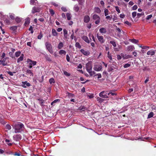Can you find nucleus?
Wrapping results in <instances>:
<instances>
[{
    "label": "nucleus",
    "instance_id": "1",
    "mask_svg": "<svg viewBox=\"0 0 156 156\" xmlns=\"http://www.w3.org/2000/svg\"><path fill=\"white\" fill-rule=\"evenodd\" d=\"M14 128L15 129V133H19L23 131L24 128V126L22 123L17 122L15 124Z\"/></svg>",
    "mask_w": 156,
    "mask_h": 156
},
{
    "label": "nucleus",
    "instance_id": "2",
    "mask_svg": "<svg viewBox=\"0 0 156 156\" xmlns=\"http://www.w3.org/2000/svg\"><path fill=\"white\" fill-rule=\"evenodd\" d=\"M45 45L46 49L51 54H53V50L52 46L51 44L48 42H46L45 43Z\"/></svg>",
    "mask_w": 156,
    "mask_h": 156
},
{
    "label": "nucleus",
    "instance_id": "3",
    "mask_svg": "<svg viewBox=\"0 0 156 156\" xmlns=\"http://www.w3.org/2000/svg\"><path fill=\"white\" fill-rule=\"evenodd\" d=\"M9 57H5L3 58L2 61V65L3 66H9Z\"/></svg>",
    "mask_w": 156,
    "mask_h": 156
},
{
    "label": "nucleus",
    "instance_id": "4",
    "mask_svg": "<svg viewBox=\"0 0 156 156\" xmlns=\"http://www.w3.org/2000/svg\"><path fill=\"white\" fill-rule=\"evenodd\" d=\"M94 20H95V23L96 24H98L100 22V18L99 16L97 15L94 14L92 17Z\"/></svg>",
    "mask_w": 156,
    "mask_h": 156
},
{
    "label": "nucleus",
    "instance_id": "5",
    "mask_svg": "<svg viewBox=\"0 0 156 156\" xmlns=\"http://www.w3.org/2000/svg\"><path fill=\"white\" fill-rule=\"evenodd\" d=\"M86 67L87 72H89L92 70V66L91 62H88L86 64Z\"/></svg>",
    "mask_w": 156,
    "mask_h": 156
},
{
    "label": "nucleus",
    "instance_id": "6",
    "mask_svg": "<svg viewBox=\"0 0 156 156\" xmlns=\"http://www.w3.org/2000/svg\"><path fill=\"white\" fill-rule=\"evenodd\" d=\"M13 138L14 140L18 141L21 139L22 136L20 134H18L14 135L13 136Z\"/></svg>",
    "mask_w": 156,
    "mask_h": 156
},
{
    "label": "nucleus",
    "instance_id": "7",
    "mask_svg": "<svg viewBox=\"0 0 156 156\" xmlns=\"http://www.w3.org/2000/svg\"><path fill=\"white\" fill-rule=\"evenodd\" d=\"M22 83L21 86L24 88H26L27 87H29L31 86L30 83L27 82V81H22Z\"/></svg>",
    "mask_w": 156,
    "mask_h": 156
},
{
    "label": "nucleus",
    "instance_id": "8",
    "mask_svg": "<svg viewBox=\"0 0 156 156\" xmlns=\"http://www.w3.org/2000/svg\"><path fill=\"white\" fill-rule=\"evenodd\" d=\"M97 37L98 40L101 43H103L105 42V40L103 39V36L100 35L99 34H97Z\"/></svg>",
    "mask_w": 156,
    "mask_h": 156
},
{
    "label": "nucleus",
    "instance_id": "9",
    "mask_svg": "<svg viewBox=\"0 0 156 156\" xmlns=\"http://www.w3.org/2000/svg\"><path fill=\"white\" fill-rule=\"evenodd\" d=\"M27 62L29 63V65H31L32 66L36 65L37 63L36 61H32L29 58L27 59Z\"/></svg>",
    "mask_w": 156,
    "mask_h": 156
},
{
    "label": "nucleus",
    "instance_id": "10",
    "mask_svg": "<svg viewBox=\"0 0 156 156\" xmlns=\"http://www.w3.org/2000/svg\"><path fill=\"white\" fill-rule=\"evenodd\" d=\"M102 69V66L100 65H95L94 67V70L96 71H100Z\"/></svg>",
    "mask_w": 156,
    "mask_h": 156
},
{
    "label": "nucleus",
    "instance_id": "11",
    "mask_svg": "<svg viewBox=\"0 0 156 156\" xmlns=\"http://www.w3.org/2000/svg\"><path fill=\"white\" fill-rule=\"evenodd\" d=\"M40 11V8L34 6L32 8V12L33 13H34L36 12H39Z\"/></svg>",
    "mask_w": 156,
    "mask_h": 156
},
{
    "label": "nucleus",
    "instance_id": "12",
    "mask_svg": "<svg viewBox=\"0 0 156 156\" xmlns=\"http://www.w3.org/2000/svg\"><path fill=\"white\" fill-rule=\"evenodd\" d=\"M104 91H103L101 92L99 94V96L101 98H108V97L106 95V94H104Z\"/></svg>",
    "mask_w": 156,
    "mask_h": 156
},
{
    "label": "nucleus",
    "instance_id": "13",
    "mask_svg": "<svg viewBox=\"0 0 156 156\" xmlns=\"http://www.w3.org/2000/svg\"><path fill=\"white\" fill-rule=\"evenodd\" d=\"M80 51L83 54L85 55H89L90 53L89 51H85L83 49H81Z\"/></svg>",
    "mask_w": 156,
    "mask_h": 156
},
{
    "label": "nucleus",
    "instance_id": "14",
    "mask_svg": "<svg viewBox=\"0 0 156 156\" xmlns=\"http://www.w3.org/2000/svg\"><path fill=\"white\" fill-rule=\"evenodd\" d=\"M155 53V51L153 50H151L148 51L147 52V54L148 55H150L151 56H153L154 55Z\"/></svg>",
    "mask_w": 156,
    "mask_h": 156
},
{
    "label": "nucleus",
    "instance_id": "15",
    "mask_svg": "<svg viewBox=\"0 0 156 156\" xmlns=\"http://www.w3.org/2000/svg\"><path fill=\"white\" fill-rule=\"evenodd\" d=\"M64 39H66L67 37L68 31L66 29H64L63 30Z\"/></svg>",
    "mask_w": 156,
    "mask_h": 156
},
{
    "label": "nucleus",
    "instance_id": "16",
    "mask_svg": "<svg viewBox=\"0 0 156 156\" xmlns=\"http://www.w3.org/2000/svg\"><path fill=\"white\" fill-rule=\"evenodd\" d=\"M90 20V18L88 16H85L84 18V21L86 23H88Z\"/></svg>",
    "mask_w": 156,
    "mask_h": 156
},
{
    "label": "nucleus",
    "instance_id": "17",
    "mask_svg": "<svg viewBox=\"0 0 156 156\" xmlns=\"http://www.w3.org/2000/svg\"><path fill=\"white\" fill-rule=\"evenodd\" d=\"M82 38L86 43H90V41L87 36H83L82 37Z\"/></svg>",
    "mask_w": 156,
    "mask_h": 156
},
{
    "label": "nucleus",
    "instance_id": "18",
    "mask_svg": "<svg viewBox=\"0 0 156 156\" xmlns=\"http://www.w3.org/2000/svg\"><path fill=\"white\" fill-rule=\"evenodd\" d=\"M24 58V55L23 54H22L20 56V57L18 58L17 60V62L18 63L19 62L21 61H22L23 60Z\"/></svg>",
    "mask_w": 156,
    "mask_h": 156
},
{
    "label": "nucleus",
    "instance_id": "19",
    "mask_svg": "<svg viewBox=\"0 0 156 156\" xmlns=\"http://www.w3.org/2000/svg\"><path fill=\"white\" fill-rule=\"evenodd\" d=\"M99 31L101 34H105L107 31L105 28L101 27L99 29Z\"/></svg>",
    "mask_w": 156,
    "mask_h": 156
},
{
    "label": "nucleus",
    "instance_id": "20",
    "mask_svg": "<svg viewBox=\"0 0 156 156\" xmlns=\"http://www.w3.org/2000/svg\"><path fill=\"white\" fill-rule=\"evenodd\" d=\"M30 3L32 5H36L37 3V0H30Z\"/></svg>",
    "mask_w": 156,
    "mask_h": 156
},
{
    "label": "nucleus",
    "instance_id": "21",
    "mask_svg": "<svg viewBox=\"0 0 156 156\" xmlns=\"http://www.w3.org/2000/svg\"><path fill=\"white\" fill-rule=\"evenodd\" d=\"M80 8L78 5H75L73 7V10L76 12H78Z\"/></svg>",
    "mask_w": 156,
    "mask_h": 156
},
{
    "label": "nucleus",
    "instance_id": "22",
    "mask_svg": "<svg viewBox=\"0 0 156 156\" xmlns=\"http://www.w3.org/2000/svg\"><path fill=\"white\" fill-rule=\"evenodd\" d=\"M52 34L53 36H56L58 35V33L56 30L54 29H52Z\"/></svg>",
    "mask_w": 156,
    "mask_h": 156
},
{
    "label": "nucleus",
    "instance_id": "23",
    "mask_svg": "<svg viewBox=\"0 0 156 156\" xmlns=\"http://www.w3.org/2000/svg\"><path fill=\"white\" fill-rule=\"evenodd\" d=\"M63 46V44L62 42H60L58 44L57 48L59 49H62Z\"/></svg>",
    "mask_w": 156,
    "mask_h": 156
},
{
    "label": "nucleus",
    "instance_id": "24",
    "mask_svg": "<svg viewBox=\"0 0 156 156\" xmlns=\"http://www.w3.org/2000/svg\"><path fill=\"white\" fill-rule=\"evenodd\" d=\"M50 83L51 84L53 85L55 83V81L53 78H51L49 80Z\"/></svg>",
    "mask_w": 156,
    "mask_h": 156
},
{
    "label": "nucleus",
    "instance_id": "25",
    "mask_svg": "<svg viewBox=\"0 0 156 156\" xmlns=\"http://www.w3.org/2000/svg\"><path fill=\"white\" fill-rule=\"evenodd\" d=\"M26 72L27 74H30V76H34V74L31 70L28 69L27 70Z\"/></svg>",
    "mask_w": 156,
    "mask_h": 156
},
{
    "label": "nucleus",
    "instance_id": "26",
    "mask_svg": "<svg viewBox=\"0 0 156 156\" xmlns=\"http://www.w3.org/2000/svg\"><path fill=\"white\" fill-rule=\"evenodd\" d=\"M66 51L63 50H61L59 51V54L61 55L62 54L65 55L66 54Z\"/></svg>",
    "mask_w": 156,
    "mask_h": 156
},
{
    "label": "nucleus",
    "instance_id": "27",
    "mask_svg": "<svg viewBox=\"0 0 156 156\" xmlns=\"http://www.w3.org/2000/svg\"><path fill=\"white\" fill-rule=\"evenodd\" d=\"M95 12L97 13H100L101 12V10L98 7H95L94 9Z\"/></svg>",
    "mask_w": 156,
    "mask_h": 156
},
{
    "label": "nucleus",
    "instance_id": "28",
    "mask_svg": "<svg viewBox=\"0 0 156 156\" xmlns=\"http://www.w3.org/2000/svg\"><path fill=\"white\" fill-rule=\"evenodd\" d=\"M30 23V20L29 19H27L26 20L24 23V25L25 26L28 25Z\"/></svg>",
    "mask_w": 156,
    "mask_h": 156
},
{
    "label": "nucleus",
    "instance_id": "29",
    "mask_svg": "<svg viewBox=\"0 0 156 156\" xmlns=\"http://www.w3.org/2000/svg\"><path fill=\"white\" fill-rule=\"evenodd\" d=\"M45 57L47 61L49 62H51V59L48 55L46 54L45 55Z\"/></svg>",
    "mask_w": 156,
    "mask_h": 156
},
{
    "label": "nucleus",
    "instance_id": "30",
    "mask_svg": "<svg viewBox=\"0 0 156 156\" xmlns=\"http://www.w3.org/2000/svg\"><path fill=\"white\" fill-rule=\"evenodd\" d=\"M21 52L20 51H17L15 52V55L16 57H18L21 54Z\"/></svg>",
    "mask_w": 156,
    "mask_h": 156
},
{
    "label": "nucleus",
    "instance_id": "31",
    "mask_svg": "<svg viewBox=\"0 0 156 156\" xmlns=\"http://www.w3.org/2000/svg\"><path fill=\"white\" fill-rule=\"evenodd\" d=\"M66 17L68 20H70L71 18V16L70 13H68L66 14Z\"/></svg>",
    "mask_w": 156,
    "mask_h": 156
},
{
    "label": "nucleus",
    "instance_id": "32",
    "mask_svg": "<svg viewBox=\"0 0 156 156\" xmlns=\"http://www.w3.org/2000/svg\"><path fill=\"white\" fill-rule=\"evenodd\" d=\"M75 47L76 48L79 49H80L81 47V46L80 45V43L78 42H76L75 44Z\"/></svg>",
    "mask_w": 156,
    "mask_h": 156
},
{
    "label": "nucleus",
    "instance_id": "33",
    "mask_svg": "<svg viewBox=\"0 0 156 156\" xmlns=\"http://www.w3.org/2000/svg\"><path fill=\"white\" fill-rule=\"evenodd\" d=\"M89 36L90 37V39L91 40V38H92L93 40L95 42V39L94 38V36L92 34H90L89 35Z\"/></svg>",
    "mask_w": 156,
    "mask_h": 156
},
{
    "label": "nucleus",
    "instance_id": "34",
    "mask_svg": "<svg viewBox=\"0 0 156 156\" xmlns=\"http://www.w3.org/2000/svg\"><path fill=\"white\" fill-rule=\"evenodd\" d=\"M90 76H93L95 75L96 73L94 71H92V70L88 72Z\"/></svg>",
    "mask_w": 156,
    "mask_h": 156
},
{
    "label": "nucleus",
    "instance_id": "35",
    "mask_svg": "<svg viewBox=\"0 0 156 156\" xmlns=\"http://www.w3.org/2000/svg\"><path fill=\"white\" fill-rule=\"evenodd\" d=\"M67 95L69 98H73L74 97V95L72 93H70L69 92L67 93Z\"/></svg>",
    "mask_w": 156,
    "mask_h": 156
},
{
    "label": "nucleus",
    "instance_id": "36",
    "mask_svg": "<svg viewBox=\"0 0 156 156\" xmlns=\"http://www.w3.org/2000/svg\"><path fill=\"white\" fill-rule=\"evenodd\" d=\"M131 41L132 43L136 44L138 42V40H136L135 39H132L130 40Z\"/></svg>",
    "mask_w": 156,
    "mask_h": 156
},
{
    "label": "nucleus",
    "instance_id": "37",
    "mask_svg": "<svg viewBox=\"0 0 156 156\" xmlns=\"http://www.w3.org/2000/svg\"><path fill=\"white\" fill-rule=\"evenodd\" d=\"M153 115H154L153 112H151L148 115L147 118H152L153 117Z\"/></svg>",
    "mask_w": 156,
    "mask_h": 156
},
{
    "label": "nucleus",
    "instance_id": "38",
    "mask_svg": "<svg viewBox=\"0 0 156 156\" xmlns=\"http://www.w3.org/2000/svg\"><path fill=\"white\" fill-rule=\"evenodd\" d=\"M17 23H19L21 21V19L18 17H17L15 19Z\"/></svg>",
    "mask_w": 156,
    "mask_h": 156
},
{
    "label": "nucleus",
    "instance_id": "39",
    "mask_svg": "<svg viewBox=\"0 0 156 156\" xmlns=\"http://www.w3.org/2000/svg\"><path fill=\"white\" fill-rule=\"evenodd\" d=\"M127 49L129 51H132L134 49V47L133 46H130L128 47Z\"/></svg>",
    "mask_w": 156,
    "mask_h": 156
},
{
    "label": "nucleus",
    "instance_id": "40",
    "mask_svg": "<svg viewBox=\"0 0 156 156\" xmlns=\"http://www.w3.org/2000/svg\"><path fill=\"white\" fill-rule=\"evenodd\" d=\"M17 29V27L16 26H13L10 27V29L12 30H16Z\"/></svg>",
    "mask_w": 156,
    "mask_h": 156
},
{
    "label": "nucleus",
    "instance_id": "41",
    "mask_svg": "<svg viewBox=\"0 0 156 156\" xmlns=\"http://www.w3.org/2000/svg\"><path fill=\"white\" fill-rule=\"evenodd\" d=\"M109 11L107 9H105L104 10V13L105 16L108 14Z\"/></svg>",
    "mask_w": 156,
    "mask_h": 156
},
{
    "label": "nucleus",
    "instance_id": "42",
    "mask_svg": "<svg viewBox=\"0 0 156 156\" xmlns=\"http://www.w3.org/2000/svg\"><path fill=\"white\" fill-rule=\"evenodd\" d=\"M97 101H98L100 103H101L103 102L104 100L98 97L97 98Z\"/></svg>",
    "mask_w": 156,
    "mask_h": 156
},
{
    "label": "nucleus",
    "instance_id": "43",
    "mask_svg": "<svg viewBox=\"0 0 156 156\" xmlns=\"http://www.w3.org/2000/svg\"><path fill=\"white\" fill-rule=\"evenodd\" d=\"M9 17L12 20L15 19L14 15L12 13L9 14Z\"/></svg>",
    "mask_w": 156,
    "mask_h": 156
},
{
    "label": "nucleus",
    "instance_id": "44",
    "mask_svg": "<svg viewBox=\"0 0 156 156\" xmlns=\"http://www.w3.org/2000/svg\"><path fill=\"white\" fill-rule=\"evenodd\" d=\"M43 37V34H42L41 33V32L38 35V36H37V38L38 39H41Z\"/></svg>",
    "mask_w": 156,
    "mask_h": 156
},
{
    "label": "nucleus",
    "instance_id": "45",
    "mask_svg": "<svg viewBox=\"0 0 156 156\" xmlns=\"http://www.w3.org/2000/svg\"><path fill=\"white\" fill-rule=\"evenodd\" d=\"M110 43L112 44L114 47H115L116 46L115 42L114 41H111Z\"/></svg>",
    "mask_w": 156,
    "mask_h": 156
},
{
    "label": "nucleus",
    "instance_id": "46",
    "mask_svg": "<svg viewBox=\"0 0 156 156\" xmlns=\"http://www.w3.org/2000/svg\"><path fill=\"white\" fill-rule=\"evenodd\" d=\"M49 12L52 16H53L55 13L54 10L52 9H49Z\"/></svg>",
    "mask_w": 156,
    "mask_h": 156
},
{
    "label": "nucleus",
    "instance_id": "47",
    "mask_svg": "<svg viewBox=\"0 0 156 156\" xmlns=\"http://www.w3.org/2000/svg\"><path fill=\"white\" fill-rule=\"evenodd\" d=\"M50 3H51V4L52 5H53L55 7H57L58 6V4L55 2H51Z\"/></svg>",
    "mask_w": 156,
    "mask_h": 156
},
{
    "label": "nucleus",
    "instance_id": "48",
    "mask_svg": "<svg viewBox=\"0 0 156 156\" xmlns=\"http://www.w3.org/2000/svg\"><path fill=\"white\" fill-rule=\"evenodd\" d=\"M115 10L117 12H118V13H119L120 12V10L119 9V8L118 6H116L115 7Z\"/></svg>",
    "mask_w": 156,
    "mask_h": 156
},
{
    "label": "nucleus",
    "instance_id": "49",
    "mask_svg": "<svg viewBox=\"0 0 156 156\" xmlns=\"http://www.w3.org/2000/svg\"><path fill=\"white\" fill-rule=\"evenodd\" d=\"M5 53L4 52H3L2 54V55L0 56L1 58L2 59L3 58H5Z\"/></svg>",
    "mask_w": 156,
    "mask_h": 156
},
{
    "label": "nucleus",
    "instance_id": "50",
    "mask_svg": "<svg viewBox=\"0 0 156 156\" xmlns=\"http://www.w3.org/2000/svg\"><path fill=\"white\" fill-rule=\"evenodd\" d=\"M130 66V64L128 63H126L124 65L123 67L125 68H127L129 67Z\"/></svg>",
    "mask_w": 156,
    "mask_h": 156
},
{
    "label": "nucleus",
    "instance_id": "51",
    "mask_svg": "<svg viewBox=\"0 0 156 156\" xmlns=\"http://www.w3.org/2000/svg\"><path fill=\"white\" fill-rule=\"evenodd\" d=\"M137 8V6L136 5H134L132 7V9L133 10H135Z\"/></svg>",
    "mask_w": 156,
    "mask_h": 156
},
{
    "label": "nucleus",
    "instance_id": "52",
    "mask_svg": "<svg viewBox=\"0 0 156 156\" xmlns=\"http://www.w3.org/2000/svg\"><path fill=\"white\" fill-rule=\"evenodd\" d=\"M61 9L64 12H65L67 11L66 8L65 7H61Z\"/></svg>",
    "mask_w": 156,
    "mask_h": 156
},
{
    "label": "nucleus",
    "instance_id": "53",
    "mask_svg": "<svg viewBox=\"0 0 156 156\" xmlns=\"http://www.w3.org/2000/svg\"><path fill=\"white\" fill-rule=\"evenodd\" d=\"M136 12H132V17L133 18H134L136 16Z\"/></svg>",
    "mask_w": 156,
    "mask_h": 156
},
{
    "label": "nucleus",
    "instance_id": "54",
    "mask_svg": "<svg viewBox=\"0 0 156 156\" xmlns=\"http://www.w3.org/2000/svg\"><path fill=\"white\" fill-rule=\"evenodd\" d=\"M6 128L9 130H10L11 129V127L9 125L7 124L6 126Z\"/></svg>",
    "mask_w": 156,
    "mask_h": 156
},
{
    "label": "nucleus",
    "instance_id": "55",
    "mask_svg": "<svg viewBox=\"0 0 156 156\" xmlns=\"http://www.w3.org/2000/svg\"><path fill=\"white\" fill-rule=\"evenodd\" d=\"M63 73L65 75L67 76H70V74L66 71H64Z\"/></svg>",
    "mask_w": 156,
    "mask_h": 156
},
{
    "label": "nucleus",
    "instance_id": "56",
    "mask_svg": "<svg viewBox=\"0 0 156 156\" xmlns=\"http://www.w3.org/2000/svg\"><path fill=\"white\" fill-rule=\"evenodd\" d=\"M29 30L30 31H31V33L32 34H33L34 32V30H33V27L31 26L29 29Z\"/></svg>",
    "mask_w": 156,
    "mask_h": 156
},
{
    "label": "nucleus",
    "instance_id": "57",
    "mask_svg": "<svg viewBox=\"0 0 156 156\" xmlns=\"http://www.w3.org/2000/svg\"><path fill=\"white\" fill-rule=\"evenodd\" d=\"M5 153L8 154H13V153L11 151H5Z\"/></svg>",
    "mask_w": 156,
    "mask_h": 156
},
{
    "label": "nucleus",
    "instance_id": "58",
    "mask_svg": "<svg viewBox=\"0 0 156 156\" xmlns=\"http://www.w3.org/2000/svg\"><path fill=\"white\" fill-rule=\"evenodd\" d=\"M87 96L89 98L91 99L94 97V96L93 94H92L90 95H88Z\"/></svg>",
    "mask_w": 156,
    "mask_h": 156
},
{
    "label": "nucleus",
    "instance_id": "59",
    "mask_svg": "<svg viewBox=\"0 0 156 156\" xmlns=\"http://www.w3.org/2000/svg\"><path fill=\"white\" fill-rule=\"evenodd\" d=\"M98 76V78L99 79L101 77V73H98L95 75L94 76Z\"/></svg>",
    "mask_w": 156,
    "mask_h": 156
},
{
    "label": "nucleus",
    "instance_id": "60",
    "mask_svg": "<svg viewBox=\"0 0 156 156\" xmlns=\"http://www.w3.org/2000/svg\"><path fill=\"white\" fill-rule=\"evenodd\" d=\"M116 30L117 31L119 32V36H120V33L121 32V29L119 28H116Z\"/></svg>",
    "mask_w": 156,
    "mask_h": 156
},
{
    "label": "nucleus",
    "instance_id": "61",
    "mask_svg": "<svg viewBox=\"0 0 156 156\" xmlns=\"http://www.w3.org/2000/svg\"><path fill=\"white\" fill-rule=\"evenodd\" d=\"M152 15H148L146 19L147 20L150 19L152 17Z\"/></svg>",
    "mask_w": 156,
    "mask_h": 156
},
{
    "label": "nucleus",
    "instance_id": "62",
    "mask_svg": "<svg viewBox=\"0 0 156 156\" xmlns=\"http://www.w3.org/2000/svg\"><path fill=\"white\" fill-rule=\"evenodd\" d=\"M149 48V47L147 46H143L142 49H148Z\"/></svg>",
    "mask_w": 156,
    "mask_h": 156
},
{
    "label": "nucleus",
    "instance_id": "63",
    "mask_svg": "<svg viewBox=\"0 0 156 156\" xmlns=\"http://www.w3.org/2000/svg\"><path fill=\"white\" fill-rule=\"evenodd\" d=\"M66 59L67 61L68 62H69L70 57L68 55H67L66 56Z\"/></svg>",
    "mask_w": 156,
    "mask_h": 156
},
{
    "label": "nucleus",
    "instance_id": "64",
    "mask_svg": "<svg viewBox=\"0 0 156 156\" xmlns=\"http://www.w3.org/2000/svg\"><path fill=\"white\" fill-rule=\"evenodd\" d=\"M9 56L12 58H13L14 57L13 56V54L12 52H10L9 53Z\"/></svg>",
    "mask_w": 156,
    "mask_h": 156
}]
</instances>
